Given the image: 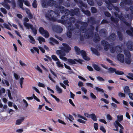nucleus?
<instances>
[{
	"label": "nucleus",
	"mask_w": 133,
	"mask_h": 133,
	"mask_svg": "<svg viewBox=\"0 0 133 133\" xmlns=\"http://www.w3.org/2000/svg\"><path fill=\"white\" fill-rule=\"evenodd\" d=\"M23 25L28 29H29L30 28H32V26H33L32 24H31L29 23L25 22H23Z\"/></svg>",
	"instance_id": "nucleus-22"
},
{
	"label": "nucleus",
	"mask_w": 133,
	"mask_h": 133,
	"mask_svg": "<svg viewBox=\"0 0 133 133\" xmlns=\"http://www.w3.org/2000/svg\"><path fill=\"white\" fill-rule=\"evenodd\" d=\"M115 73L118 75H121L124 74V73L122 71H119V70H116Z\"/></svg>",
	"instance_id": "nucleus-44"
},
{
	"label": "nucleus",
	"mask_w": 133,
	"mask_h": 133,
	"mask_svg": "<svg viewBox=\"0 0 133 133\" xmlns=\"http://www.w3.org/2000/svg\"><path fill=\"white\" fill-rule=\"evenodd\" d=\"M93 66L94 69L97 71H99L101 70L100 68L97 64H94L93 65Z\"/></svg>",
	"instance_id": "nucleus-29"
},
{
	"label": "nucleus",
	"mask_w": 133,
	"mask_h": 133,
	"mask_svg": "<svg viewBox=\"0 0 133 133\" xmlns=\"http://www.w3.org/2000/svg\"><path fill=\"white\" fill-rule=\"evenodd\" d=\"M91 118L94 121H96L97 120L95 114L92 113L90 114Z\"/></svg>",
	"instance_id": "nucleus-33"
},
{
	"label": "nucleus",
	"mask_w": 133,
	"mask_h": 133,
	"mask_svg": "<svg viewBox=\"0 0 133 133\" xmlns=\"http://www.w3.org/2000/svg\"><path fill=\"white\" fill-rule=\"evenodd\" d=\"M111 20L112 22L116 24L119 21V20L118 18H114L113 16L111 17Z\"/></svg>",
	"instance_id": "nucleus-26"
},
{
	"label": "nucleus",
	"mask_w": 133,
	"mask_h": 133,
	"mask_svg": "<svg viewBox=\"0 0 133 133\" xmlns=\"http://www.w3.org/2000/svg\"><path fill=\"white\" fill-rule=\"evenodd\" d=\"M71 12L72 16H73L74 15H78L79 13V9L77 8H75L74 10L71 9Z\"/></svg>",
	"instance_id": "nucleus-11"
},
{
	"label": "nucleus",
	"mask_w": 133,
	"mask_h": 133,
	"mask_svg": "<svg viewBox=\"0 0 133 133\" xmlns=\"http://www.w3.org/2000/svg\"><path fill=\"white\" fill-rule=\"evenodd\" d=\"M100 130L102 131L104 133L106 132V130L104 127L103 126H101L100 128Z\"/></svg>",
	"instance_id": "nucleus-63"
},
{
	"label": "nucleus",
	"mask_w": 133,
	"mask_h": 133,
	"mask_svg": "<svg viewBox=\"0 0 133 133\" xmlns=\"http://www.w3.org/2000/svg\"><path fill=\"white\" fill-rule=\"evenodd\" d=\"M93 41L95 43L98 42L100 40V37L98 34H95L93 39Z\"/></svg>",
	"instance_id": "nucleus-16"
},
{
	"label": "nucleus",
	"mask_w": 133,
	"mask_h": 133,
	"mask_svg": "<svg viewBox=\"0 0 133 133\" xmlns=\"http://www.w3.org/2000/svg\"><path fill=\"white\" fill-rule=\"evenodd\" d=\"M64 12H64V14L65 15V16H68L70 14L71 15V10L70 11L69 10L67 9H65Z\"/></svg>",
	"instance_id": "nucleus-30"
},
{
	"label": "nucleus",
	"mask_w": 133,
	"mask_h": 133,
	"mask_svg": "<svg viewBox=\"0 0 133 133\" xmlns=\"http://www.w3.org/2000/svg\"><path fill=\"white\" fill-rule=\"evenodd\" d=\"M129 76H127V77L129 79L133 80V74L129 73L128 74Z\"/></svg>",
	"instance_id": "nucleus-42"
},
{
	"label": "nucleus",
	"mask_w": 133,
	"mask_h": 133,
	"mask_svg": "<svg viewBox=\"0 0 133 133\" xmlns=\"http://www.w3.org/2000/svg\"><path fill=\"white\" fill-rule=\"evenodd\" d=\"M39 31L41 35L44 36L45 38H48L49 36L48 32L46 30H45L43 27L39 28Z\"/></svg>",
	"instance_id": "nucleus-8"
},
{
	"label": "nucleus",
	"mask_w": 133,
	"mask_h": 133,
	"mask_svg": "<svg viewBox=\"0 0 133 133\" xmlns=\"http://www.w3.org/2000/svg\"><path fill=\"white\" fill-rule=\"evenodd\" d=\"M127 46L128 49L130 51L133 50V42L128 41L127 43Z\"/></svg>",
	"instance_id": "nucleus-13"
},
{
	"label": "nucleus",
	"mask_w": 133,
	"mask_h": 133,
	"mask_svg": "<svg viewBox=\"0 0 133 133\" xmlns=\"http://www.w3.org/2000/svg\"><path fill=\"white\" fill-rule=\"evenodd\" d=\"M56 89L57 91L59 93H61L62 92V90L59 87L58 85H56Z\"/></svg>",
	"instance_id": "nucleus-40"
},
{
	"label": "nucleus",
	"mask_w": 133,
	"mask_h": 133,
	"mask_svg": "<svg viewBox=\"0 0 133 133\" xmlns=\"http://www.w3.org/2000/svg\"><path fill=\"white\" fill-rule=\"evenodd\" d=\"M3 25L5 28L10 30H11V29L9 27V26L7 24L4 23L3 24Z\"/></svg>",
	"instance_id": "nucleus-54"
},
{
	"label": "nucleus",
	"mask_w": 133,
	"mask_h": 133,
	"mask_svg": "<svg viewBox=\"0 0 133 133\" xmlns=\"http://www.w3.org/2000/svg\"><path fill=\"white\" fill-rule=\"evenodd\" d=\"M74 49L77 55H79L81 54L84 60L87 61L90 60V58L87 56V53L85 51L83 50H80V48L76 46L74 47Z\"/></svg>",
	"instance_id": "nucleus-5"
},
{
	"label": "nucleus",
	"mask_w": 133,
	"mask_h": 133,
	"mask_svg": "<svg viewBox=\"0 0 133 133\" xmlns=\"http://www.w3.org/2000/svg\"><path fill=\"white\" fill-rule=\"evenodd\" d=\"M101 43L104 46V49L106 51H108L110 47V44L107 41L105 40L101 41Z\"/></svg>",
	"instance_id": "nucleus-10"
},
{
	"label": "nucleus",
	"mask_w": 133,
	"mask_h": 133,
	"mask_svg": "<svg viewBox=\"0 0 133 133\" xmlns=\"http://www.w3.org/2000/svg\"><path fill=\"white\" fill-rule=\"evenodd\" d=\"M61 19L59 20V22L62 23V24H70L72 25V23H75L76 19L72 17H71L69 18L68 16H62L61 17Z\"/></svg>",
	"instance_id": "nucleus-4"
},
{
	"label": "nucleus",
	"mask_w": 133,
	"mask_h": 133,
	"mask_svg": "<svg viewBox=\"0 0 133 133\" xmlns=\"http://www.w3.org/2000/svg\"><path fill=\"white\" fill-rule=\"evenodd\" d=\"M125 63L128 64H130L131 62L129 58H125Z\"/></svg>",
	"instance_id": "nucleus-49"
},
{
	"label": "nucleus",
	"mask_w": 133,
	"mask_h": 133,
	"mask_svg": "<svg viewBox=\"0 0 133 133\" xmlns=\"http://www.w3.org/2000/svg\"><path fill=\"white\" fill-rule=\"evenodd\" d=\"M117 120L119 122H120L123 120V115H118L117 116Z\"/></svg>",
	"instance_id": "nucleus-36"
},
{
	"label": "nucleus",
	"mask_w": 133,
	"mask_h": 133,
	"mask_svg": "<svg viewBox=\"0 0 133 133\" xmlns=\"http://www.w3.org/2000/svg\"><path fill=\"white\" fill-rule=\"evenodd\" d=\"M123 2L124 3L125 5H131L132 4V2L131 0H123Z\"/></svg>",
	"instance_id": "nucleus-31"
},
{
	"label": "nucleus",
	"mask_w": 133,
	"mask_h": 133,
	"mask_svg": "<svg viewBox=\"0 0 133 133\" xmlns=\"http://www.w3.org/2000/svg\"><path fill=\"white\" fill-rule=\"evenodd\" d=\"M59 9V10L61 13L63 14L65 12L64 11L65 9L63 6H61Z\"/></svg>",
	"instance_id": "nucleus-37"
},
{
	"label": "nucleus",
	"mask_w": 133,
	"mask_h": 133,
	"mask_svg": "<svg viewBox=\"0 0 133 133\" xmlns=\"http://www.w3.org/2000/svg\"><path fill=\"white\" fill-rule=\"evenodd\" d=\"M95 89L97 92H100L103 93L104 92V90L100 88L99 87H95Z\"/></svg>",
	"instance_id": "nucleus-45"
},
{
	"label": "nucleus",
	"mask_w": 133,
	"mask_h": 133,
	"mask_svg": "<svg viewBox=\"0 0 133 133\" xmlns=\"http://www.w3.org/2000/svg\"><path fill=\"white\" fill-rule=\"evenodd\" d=\"M124 93L126 94H128L130 92V90L129 87L127 86H125L124 89Z\"/></svg>",
	"instance_id": "nucleus-20"
},
{
	"label": "nucleus",
	"mask_w": 133,
	"mask_h": 133,
	"mask_svg": "<svg viewBox=\"0 0 133 133\" xmlns=\"http://www.w3.org/2000/svg\"><path fill=\"white\" fill-rule=\"evenodd\" d=\"M51 57L53 60L56 61H59L57 57L55 55H52L51 56Z\"/></svg>",
	"instance_id": "nucleus-48"
},
{
	"label": "nucleus",
	"mask_w": 133,
	"mask_h": 133,
	"mask_svg": "<svg viewBox=\"0 0 133 133\" xmlns=\"http://www.w3.org/2000/svg\"><path fill=\"white\" fill-rule=\"evenodd\" d=\"M118 95L119 96L121 97H125V94L121 92H119L118 94Z\"/></svg>",
	"instance_id": "nucleus-59"
},
{
	"label": "nucleus",
	"mask_w": 133,
	"mask_h": 133,
	"mask_svg": "<svg viewBox=\"0 0 133 133\" xmlns=\"http://www.w3.org/2000/svg\"><path fill=\"white\" fill-rule=\"evenodd\" d=\"M54 29L56 32L59 33H61L63 30L61 26L58 25L55 26L54 28Z\"/></svg>",
	"instance_id": "nucleus-14"
},
{
	"label": "nucleus",
	"mask_w": 133,
	"mask_h": 133,
	"mask_svg": "<svg viewBox=\"0 0 133 133\" xmlns=\"http://www.w3.org/2000/svg\"><path fill=\"white\" fill-rule=\"evenodd\" d=\"M24 0H18L19 5L20 7L23 10H24V8L23 7V3L24 2Z\"/></svg>",
	"instance_id": "nucleus-24"
},
{
	"label": "nucleus",
	"mask_w": 133,
	"mask_h": 133,
	"mask_svg": "<svg viewBox=\"0 0 133 133\" xmlns=\"http://www.w3.org/2000/svg\"><path fill=\"white\" fill-rule=\"evenodd\" d=\"M117 59L122 63H123L124 61V55L123 54H120L117 56Z\"/></svg>",
	"instance_id": "nucleus-15"
},
{
	"label": "nucleus",
	"mask_w": 133,
	"mask_h": 133,
	"mask_svg": "<svg viewBox=\"0 0 133 133\" xmlns=\"http://www.w3.org/2000/svg\"><path fill=\"white\" fill-rule=\"evenodd\" d=\"M29 38L30 39L29 42L32 44H34L35 43V41L33 37L30 35H28Z\"/></svg>",
	"instance_id": "nucleus-23"
},
{
	"label": "nucleus",
	"mask_w": 133,
	"mask_h": 133,
	"mask_svg": "<svg viewBox=\"0 0 133 133\" xmlns=\"http://www.w3.org/2000/svg\"><path fill=\"white\" fill-rule=\"evenodd\" d=\"M97 79L100 81H104L105 80L102 77L100 76H97Z\"/></svg>",
	"instance_id": "nucleus-57"
},
{
	"label": "nucleus",
	"mask_w": 133,
	"mask_h": 133,
	"mask_svg": "<svg viewBox=\"0 0 133 133\" xmlns=\"http://www.w3.org/2000/svg\"><path fill=\"white\" fill-rule=\"evenodd\" d=\"M90 49L97 56L100 55V54L99 52L96 49L92 47H91Z\"/></svg>",
	"instance_id": "nucleus-19"
},
{
	"label": "nucleus",
	"mask_w": 133,
	"mask_h": 133,
	"mask_svg": "<svg viewBox=\"0 0 133 133\" xmlns=\"http://www.w3.org/2000/svg\"><path fill=\"white\" fill-rule=\"evenodd\" d=\"M107 118L108 120L109 121H111L112 119V117L109 114H108L107 115Z\"/></svg>",
	"instance_id": "nucleus-60"
},
{
	"label": "nucleus",
	"mask_w": 133,
	"mask_h": 133,
	"mask_svg": "<svg viewBox=\"0 0 133 133\" xmlns=\"http://www.w3.org/2000/svg\"><path fill=\"white\" fill-rule=\"evenodd\" d=\"M4 2L2 3V5H4V4H8V3H11V1L10 0H4Z\"/></svg>",
	"instance_id": "nucleus-51"
},
{
	"label": "nucleus",
	"mask_w": 133,
	"mask_h": 133,
	"mask_svg": "<svg viewBox=\"0 0 133 133\" xmlns=\"http://www.w3.org/2000/svg\"><path fill=\"white\" fill-rule=\"evenodd\" d=\"M68 61L71 64H77L76 61L75 60V59H68Z\"/></svg>",
	"instance_id": "nucleus-32"
},
{
	"label": "nucleus",
	"mask_w": 133,
	"mask_h": 133,
	"mask_svg": "<svg viewBox=\"0 0 133 133\" xmlns=\"http://www.w3.org/2000/svg\"><path fill=\"white\" fill-rule=\"evenodd\" d=\"M13 9H15L16 6V4L15 0H12L11 3Z\"/></svg>",
	"instance_id": "nucleus-41"
},
{
	"label": "nucleus",
	"mask_w": 133,
	"mask_h": 133,
	"mask_svg": "<svg viewBox=\"0 0 133 133\" xmlns=\"http://www.w3.org/2000/svg\"><path fill=\"white\" fill-rule=\"evenodd\" d=\"M2 5L4 6L7 10H9L10 9V6L8 4H4V5Z\"/></svg>",
	"instance_id": "nucleus-55"
},
{
	"label": "nucleus",
	"mask_w": 133,
	"mask_h": 133,
	"mask_svg": "<svg viewBox=\"0 0 133 133\" xmlns=\"http://www.w3.org/2000/svg\"><path fill=\"white\" fill-rule=\"evenodd\" d=\"M0 10L1 12L4 14H6L7 13V11L6 10L3 8H1Z\"/></svg>",
	"instance_id": "nucleus-53"
},
{
	"label": "nucleus",
	"mask_w": 133,
	"mask_h": 133,
	"mask_svg": "<svg viewBox=\"0 0 133 133\" xmlns=\"http://www.w3.org/2000/svg\"><path fill=\"white\" fill-rule=\"evenodd\" d=\"M117 34L119 39L122 40L123 39V36L121 32L120 31H117Z\"/></svg>",
	"instance_id": "nucleus-34"
},
{
	"label": "nucleus",
	"mask_w": 133,
	"mask_h": 133,
	"mask_svg": "<svg viewBox=\"0 0 133 133\" xmlns=\"http://www.w3.org/2000/svg\"><path fill=\"white\" fill-rule=\"evenodd\" d=\"M115 34L114 33H111L109 36V39L114 41L115 38Z\"/></svg>",
	"instance_id": "nucleus-25"
},
{
	"label": "nucleus",
	"mask_w": 133,
	"mask_h": 133,
	"mask_svg": "<svg viewBox=\"0 0 133 133\" xmlns=\"http://www.w3.org/2000/svg\"><path fill=\"white\" fill-rule=\"evenodd\" d=\"M24 117H22L20 119L17 120L16 121V124L17 125H20L24 120Z\"/></svg>",
	"instance_id": "nucleus-21"
},
{
	"label": "nucleus",
	"mask_w": 133,
	"mask_h": 133,
	"mask_svg": "<svg viewBox=\"0 0 133 133\" xmlns=\"http://www.w3.org/2000/svg\"><path fill=\"white\" fill-rule=\"evenodd\" d=\"M88 4L91 6H93L94 5V3L93 0H87Z\"/></svg>",
	"instance_id": "nucleus-47"
},
{
	"label": "nucleus",
	"mask_w": 133,
	"mask_h": 133,
	"mask_svg": "<svg viewBox=\"0 0 133 133\" xmlns=\"http://www.w3.org/2000/svg\"><path fill=\"white\" fill-rule=\"evenodd\" d=\"M90 96L93 99H95L96 98V96L92 92L90 93Z\"/></svg>",
	"instance_id": "nucleus-58"
},
{
	"label": "nucleus",
	"mask_w": 133,
	"mask_h": 133,
	"mask_svg": "<svg viewBox=\"0 0 133 133\" xmlns=\"http://www.w3.org/2000/svg\"><path fill=\"white\" fill-rule=\"evenodd\" d=\"M104 14L106 16L108 17H110L111 16V14L108 11L105 12Z\"/></svg>",
	"instance_id": "nucleus-62"
},
{
	"label": "nucleus",
	"mask_w": 133,
	"mask_h": 133,
	"mask_svg": "<svg viewBox=\"0 0 133 133\" xmlns=\"http://www.w3.org/2000/svg\"><path fill=\"white\" fill-rule=\"evenodd\" d=\"M56 3V1L53 0L47 1V0H42L41 1V5L43 8H46L48 6L54 7L59 9L61 6L59 5Z\"/></svg>",
	"instance_id": "nucleus-3"
},
{
	"label": "nucleus",
	"mask_w": 133,
	"mask_h": 133,
	"mask_svg": "<svg viewBox=\"0 0 133 133\" xmlns=\"http://www.w3.org/2000/svg\"><path fill=\"white\" fill-rule=\"evenodd\" d=\"M124 53L125 55L128 58L130 57L131 55L129 51L128 50H125L124 51Z\"/></svg>",
	"instance_id": "nucleus-35"
},
{
	"label": "nucleus",
	"mask_w": 133,
	"mask_h": 133,
	"mask_svg": "<svg viewBox=\"0 0 133 133\" xmlns=\"http://www.w3.org/2000/svg\"><path fill=\"white\" fill-rule=\"evenodd\" d=\"M68 31L66 33V35L69 38H71L72 36V32H75V34H76V28L73 25H70L68 26Z\"/></svg>",
	"instance_id": "nucleus-6"
},
{
	"label": "nucleus",
	"mask_w": 133,
	"mask_h": 133,
	"mask_svg": "<svg viewBox=\"0 0 133 133\" xmlns=\"http://www.w3.org/2000/svg\"><path fill=\"white\" fill-rule=\"evenodd\" d=\"M30 29L32 30V31L34 34L35 36L37 34V30L36 28L35 27H33V26H32V28H31Z\"/></svg>",
	"instance_id": "nucleus-38"
},
{
	"label": "nucleus",
	"mask_w": 133,
	"mask_h": 133,
	"mask_svg": "<svg viewBox=\"0 0 133 133\" xmlns=\"http://www.w3.org/2000/svg\"><path fill=\"white\" fill-rule=\"evenodd\" d=\"M32 6L33 8H36L37 7V1L35 0L33 1L32 3Z\"/></svg>",
	"instance_id": "nucleus-46"
},
{
	"label": "nucleus",
	"mask_w": 133,
	"mask_h": 133,
	"mask_svg": "<svg viewBox=\"0 0 133 133\" xmlns=\"http://www.w3.org/2000/svg\"><path fill=\"white\" fill-rule=\"evenodd\" d=\"M56 62V64L59 67H63V64L61 63V62L59 61Z\"/></svg>",
	"instance_id": "nucleus-50"
},
{
	"label": "nucleus",
	"mask_w": 133,
	"mask_h": 133,
	"mask_svg": "<svg viewBox=\"0 0 133 133\" xmlns=\"http://www.w3.org/2000/svg\"><path fill=\"white\" fill-rule=\"evenodd\" d=\"M116 70V69L112 67H110L108 69V72L110 73H113L114 72L115 73Z\"/></svg>",
	"instance_id": "nucleus-27"
},
{
	"label": "nucleus",
	"mask_w": 133,
	"mask_h": 133,
	"mask_svg": "<svg viewBox=\"0 0 133 133\" xmlns=\"http://www.w3.org/2000/svg\"><path fill=\"white\" fill-rule=\"evenodd\" d=\"M69 117H67V118L70 121H72L71 120V119L73 120H74V118L72 115L70 114H69Z\"/></svg>",
	"instance_id": "nucleus-52"
},
{
	"label": "nucleus",
	"mask_w": 133,
	"mask_h": 133,
	"mask_svg": "<svg viewBox=\"0 0 133 133\" xmlns=\"http://www.w3.org/2000/svg\"><path fill=\"white\" fill-rule=\"evenodd\" d=\"M39 43L40 44H42V42H45V39L41 36H39L38 37V39Z\"/></svg>",
	"instance_id": "nucleus-28"
},
{
	"label": "nucleus",
	"mask_w": 133,
	"mask_h": 133,
	"mask_svg": "<svg viewBox=\"0 0 133 133\" xmlns=\"http://www.w3.org/2000/svg\"><path fill=\"white\" fill-rule=\"evenodd\" d=\"M88 21L90 22V24L92 25H94L96 23V21L95 18L93 17H91L88 19Z\"/></svg>",
	"instance_id": "nucleus-18"
},
{
	"label": "nucleus",
	"mask_w": 133,
	"mask_h": 133,
	"mask_svg": "<svg viewBox=\"0 0 133 133\" xmlns=\"http://www.w3.org/2000/svg\"><path fill=\"white\" fill-rule=\"evenodd\" d=\"M56 53L57 55H59V58L65 61H68V59L66 57H64L66 55L65 52L61 50H58L56 51Z\"/></svg>",
	"instance_id": "nucleus-9"
},
{
	"label": "nucleus",
	"mask_w": 133,
	"mask_h": 133,
	"mask_svg": "<svg viewBox=\"0 0 133 133\" xmlns=\"http://www.w3.org/2000/svg\"><path fill=\"white\" fill-rule=\"evenodd\" d=\"M118 17L126 25L130 27L131 26V25L129 23L126 22L124 19V17L121 15H119V16H118Z\"/></svg>",
	"instance_id": "nucleus-12"
},
{
	"label": "nucleus",
	"mask_w": 133,
	"mask_h": 133,
	"mask_svg": "<svg viewBox=\"0 0 133 133\" xmlns=\"http://www.w3.org/2000/svg\"><path fill=\"white\" fill-rule=\"evenodd\" d=\"M33 49L35 51L37 52V54H39V50L37 48L35 47H33Z\"/></svg>",
	"instance_id": "nucleus-64"
},
{
	"label": "nucleus",
	"mask_w": 133,
	"mask_h": 133,
	"mask_svg": "<svg viewBox=\"0 0 133 133\" xmlns=\"http://www.w3.org/2000/svg\"><path fill=\"white\" fill-rule=\"evenodd\" d=\"M50 95L52 97L54 98L57 102H59V99L57 98L55 96L52 94H51Z\"/></svg>",
	"instance_id": "nucleus-56"
},
{
	"label": "nucleus",
	"mask_w": 133,
	"mask_h": 133,
	"mask_svg": "<svg viewBox=\"0 0 133 133\" xmlns=\"http://www.w3.org/2000/svg\"><path fill=\"white\" fill-rule=\"evenodd\" d=\"M26 14L28 15L29 18L30 19H32L33 17V16L30 12V10L26 8Z\"/></svg>",
	"instance_id": "nucleus-17"
},
{
	"label": "nucleus",
	"mask_w": 133,
	"mask_h": 133,
	"mask_svg": "<svg viewBox=\"0 0 133 133\" xmlns=\"http://www.w3.org/2000/svg\"><path fill=\"white\" fill-rule=\"evenodd\" d=\"M95 29L94 27L92 25H90V27L87 29L86 28L81 26L80 27V30L83 32H86L84 34V36L85 39L92 38L94 35L93 31Z\"/></svg>",
	"instance_id": "nucleus-1"
},
{
	"label": "nucleus",
	"mask_w": 133,
	"mask_h": 133,
	"mask_svg": "<svg viewBox=\"0 0 133 133\" xmlns=\"http://www.w3.org/2000/svg\"><path fill=\"white\" fill-rule=\"evenodd\" d=\"M63 46H61L59 49L62 51L66 53L69 52L71 50V48L67 44L63 43L62 44Z\"/></svg>",
	"instance_id": "nucleus-7"
},
{
	"label": "nucleus",
	"mask_w": 133,
	"mask_h": 133,
	"mask_svg": "<svg viewBox=\"0 0 133 133\" xmlns=\"http://www.w3.org/2000/svg\"><path fill=\"white\" fill-rule=\"evenodd\" d=\"M97 11L96 9L94 7L91 8V11L92 13H95L97 12Z\"/></svg>",
	"instance_id": "nucleus-43"
},
{
	"label": "nucleus",
	"mask_w": 133,
	"mask_h": 133,
	"mask_svg": "<svg viewBox=\"0 0 133 133\" xmlns=\"http://www.w3.org/2000/svg\"><path fill=\"white\" fill-rule=\"evenodd\" d=\"M112 4H109L107 5V8L108 9L110 10H111L112 9Z\"/></svg>",
	"instance_id": "nucleus-61"
},
{
	"label": "nucleus",
	"mask_w": 133,
	"mask_h": 133,
	"mask_svg": "<svg viewBox=\"0 0 133 133\" xmlns=\"http://www.w3.org/2000/svg\"><path fill=\"white\" fill-rule=\"evenodd\" d=\"M59 11H54L51 10H49L48 11V13L45 15L46 18L50 21L55 22L56 18L59 16Z\"/></svg>",
	"instance_id": "nucleus-2"
},
{
	"label": "nucleus",
	"mask_w": 133,
	"mask_h": 133,
	"mask_svg": "<svg viewBox=\"0 0 133 133\" xmlns=\"http://www.w3.org/2000/svg\"><path fill=\"white\" fill-rule=\"evenodd\" d=\"M80 4L81 6H82L86 7H87V5L85 4L81 0H79L78 2V4Z\"/></svg>",
	"instance_id": "nucleus-39"
}]
</instances>
